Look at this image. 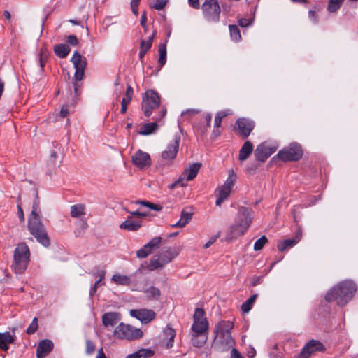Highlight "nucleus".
<instances>
[{
    "label": "nucleus",
    "instance_id": "obj_1",
    "mask_svg": "<svg viewBox=\"0 0 358 358\" xmlns=\"http://www.w3.org/2000/svg\"><path fill=\"white\" fill-rule=\"evenodd\" d=\"M253 211L251 208L240 206L234 219V222L227 232L225 240L231 241L243 236L250 227L253 220Z\"/></svg>",
    "mask_w": 358,
    "mask_h": 358
},
{
    "label": "nucleus",
    "instance_id": "obj_2",
    "mask_svg": "<svg viewBox=\"0 0 358 358\" xmlns=\"http://www.w3.org/2000/svg\"><path fill=\"white\" fill-rule=\"evenodd\" d=\"M356 290L357 287L354 282L343 280L327 292L325 300L328 302L336 301L338 306H343L352 299Z\"/></svg>",
    "mask_w": 358,
    "mask_h": 358
},
{
    "label": "nucleus",
    "instance_id": "obj_3",
    "mask_svg": "<svg viewBox=\"0 0 358 358\" xmlns=\"http://www.w3.org/2000/svg\"><path fill=\"white\" fill-rule=\"evenodd\" d=\"M30 260V250L25 243H19L13 253L12 268L16 274H22L27 270Z\"/></svg>",
    "mask_w": 358,
    "mask_h": 358
},
{
    "label": "nucleus",
    "instance_id": "obj_4",
    "mask_svg": "<svg viewBox=\"0 0 358 358\" xmlns=\"http://www.w3.org/2000/svg\"><path fill=\"white\" fill-rule=\"evenodd\" d=\"M28 229L38 243L45 247L50 245L46 229L42 223L41 217H29L28 219Z\"/></svg>",
    "mask_w": 358,
    "mask_h": 358
},
{
    "label": "nucleus",
    "instance_id": "obj_5",
    "mask_svg": "<svg viewBox=\"0 0 358 358\" xmlns=\"http://www.w3.org/2000/svg\"><path fill=\"white\" fill-rule=\"evenodd\" d=\"M113 336L118 339L135 340L143 336L141 329L120 322L114 329Z\"/></svg>",
    "mask_w": 358,
    "mask_h": 358
},
{
    "label": "nucleus",
    "instance_id": "obj_6",
    "mask_svg": "<svg viewBox=\"0 0 358 358\" xmlns=\"http://www.w3.org/2000/svg\"><path fill=\"white\" fill-rule=\"evenodd\" d=\"M160 97L153 90H148L142 99L141 108L146 117H150L153 110L159 108Z\"/></svg>",
    "mask_w": 358,
    "mask_h": 358
},
{
    "label": "nucleus",
    "instance_id": "obj_7",
    "mask_svg": "<svg viewBox=\"0 0 358 358\" xmlns=\"http://www.w3.org/2000/svg\"><path fill=\"white\" fill-rule=\"evenodd\" d=\"M178 255V252L176 250L168 248L150 259V270L153 271L162 268L166 264L171 262Z\"/></svg>",
    "mask_w": 358,
    "mask_h": 358
},
{
    "label": "nucleus",
    "instance_id": "obj_8",
    "mask_svg": "<svg viewBox=\"0 0 358 358\" xmlns=\"http://www.w3.org/2000/svg\"><path fill=\"white\" fill-rule=\"evenodd\" d=\"M303 154L301 146L297 143H292L280 150L276 155V157L283 162H296L302 157Z\"/></svg>",
    "mask_w": 358,
    "mask_h": 358
},
{
    "label": "nucleus",
    "instance_id": "obj_9",
    "mask_svg": "<svg viewBox=\"0 0 358 358\" xmlns=\"http://www.w3.org/2000/svg\"><path fill=\"white\" fill-rule=\"evenodd\" d=\"M205 18L213 22H217L220 20V6L217 0H206L202 6Z\"/></svg>",
    "mask_w": 358,
    "mask_h": 358
},
{
    "label": "nucleus",
    "instance_id": "obj_10",
    "mask_svg": "<svg viewBox=\"0 0 358 358\" xmlns=\"http://www.w3.org/2000/svg\"><path fill=\"white\" fill-rule=\"evenodd\" d=\"M71 62L73 63V67L76 69L74 79L76 81L82 80L87 66L86 59L83 58L78 52L75 51L71 57Z\"/></svg>",
    "mask_w": 358,
    "mask_h": 358
},
{
    "label": "nucleus",
    "instance_id": "obj_11",
    "mask_svg": "<svg viewBox=\"0 0 358 358\" xmlns=\"http://www.w3.org/2000/svg\"><path fill=\"white\" fill-rule=\"evenodd\" d=\"M324 350L325 347L320 341L312 339L303 347L297 358H309L313 353Z\"/></svg>",
    "mask_w": 358,
    "mask_h": 358
},
{
    "label": "nucleus",
    "instance_id": "obj_12",
    "mask_svg": "<svg viewBox=\"0 0 358 358\" xmlns=\"http://www.w3.org/2000/svg\"><path fill=\"white\" fill-rule=\"evenodd\" d=\"M255 122L245 117L238 118L236 121V129L238 134L243 138H248L255 128Z\"/></svg>",
    "mask_w": 358,
    "mask_h": 358
},
{
    "label": "nucleus",
    "instance_id": "obj_13",
    "mask_svg": "<svg viewBox=\"0 0 358 358\" xmlns=\"http://www.w3.org/2000/svg\"><path fill=\"white\" fill-rule=\"evenodd\" d=\"M277 150L275 146H270L266 142L257 145L255 150V157L257 161L264 162Z\"/></svg>",
    "mask_w": 358,
    "mask_h": 358
},
{
    "label": "nucleus",
    "instance_id": "obj_14",
    "mask_svg": "<svg viewBox=\"0 0 358 358\" xmlns=\"http://www.w3.org/2000/svg\"><path fill=\"white\" fill-rule=\"evenodd\" d=\"M132 163L138 168L142 169L151 164L150 156L148 152L138 150L131 157Z\"/></svg>",
    "mask_w": 358,
    "mask_h": 358
},
{
    "label": "nucleus",
    "instance_id": "obj_15",
    "mask_svg": "<svg viewBox=\"0 0 358 358\" xmlns=\"http://www.w3.org/2000/svg\"><path fill=\"white\" fill-rule=\"evenodd\" d=\"M180 136L176 135L173 141L169 144L166 149L162 153V157L164 160H173L178 152Z\"/></svg>",
    "mask_w": 358,
    "mask_h": 358
},
{
    "label": "nucleus",
    "instance_id": "obj_16",
    "mask_svg": "<svg viewBox=\"0 0 358 358\" xmlns=\"http://www.w3.org/2000/svg\"><path fill=\"white\" fill-rule=\"evenodd\" d=\"M130 315L139 320L143 324H148L155 319L156 314L152 310L137 309L131 310Z\"/></svg>",
    "mask_w": 358,
    "mask_h": 358
},
{
    "label": "nucleus",
    "instance_id": "obj_17",
    "mask_svg": "<svg viewBox=\"0 0 358 358\" xmlns=\"http://www.w3.org/2000/svg\"><path fill=\"white\" fill-rule=\"evenodd\" d=\"M121 320V315L117 312H107L102 315L103 325L106 327H113Z\"/></svg>",
    "mask_w": 358,
    "mask_h": 358
},
{
    "label": "nucleus",
    "instance_id": "obj_18",
    "mask_svg": "<svg viewBox=\"0 0 358 358\" xmlns=\"http://www.w3.org/2000/svg\"><path fill=\"white\" fill-rule=\"evenodd\" d=\"M53 343L48 339L41 341L36 348L37 358H44L46 357L53 348Z\"/></svg>",
    "mask_w": 358,
    "mask_h": 358
},
{
    "label": "nucleus",
    "instance_id": "obj_19",
    "mask_svg": "<svg viewBox=\"0 0 358 358\" xmlns=\"http://www.w3.org/2000/svg\"><path fill=\"white\" fill-rule=\"evenodd\" d=\"M141 226V221L134 220L131 217H128L125 221L120 224V228L129 231H136Z\"/></svg>",
    "mask_w": 358,
    "mask_h": 358
},
{
    "label": "nucleus",
    "instance_id": "obj_20",
    "mask_svg": "<svg viewBox=\"0 0 358 358\" xmlns=\"http://www.w3.org/2000/svg\"><path fill=\"white\" fill-rule=\"evenodd\" d=\"M208 320L202 319L201 321H193L191 329L192 333L208 335Z\"/></svg>",
    "mask_w": 358,
    "mask_h": 358
},
{
    "label": "nucleus",
    "instance_id": "obj_21",
    "mask_svg": "<svg viewBox=\"0 0 358 358\" xmlns=\"http://www.w3.org/2000/svg\"><path fill=\"white\" fill-rule=\"evenodd\" d=\"M134 95V90L129 85H127L124 97L122 100L120 113L124 114L127 112V106L130 103Z\"/></svg>",
    "mask_w": 358,
    "mask_h": 358
},
{
    "label": "nucleus",
    "instance_id": "obj_22",
    "mask_svg": "<svg viewBox=\"0 0 358 358\" xmlns=\"http://www.w3.org/2000/svg\"><path fill=\"white\" fill-rule=\"evenodd\" d=\"M234 328V323L231 321L222 320L219 322L215 327L214 333L217 336L219 332L231 333Z\"/></svg>",
    "mask_w": 358,
    "mask_h": 358
},
{
    "label": "nucleus",
    "instance_id": "obj_23",
    "mask_svg": "<svg viewBox=\"0 0 358 358\" xmlns=\"http://www.w3.org/2000/svg\"><path fill=\"white\" fill-rule=\"evenodd\" d=\"M193 213L187 211L186 209H182L180 214V220L172 227L182 228L184 227L192 218Z\"/></svg>",
    "mask_w": 358,
    "mask_h": 358
},
{
    "label": "nucleus",
    "instance_id": "obj_24",
    "mask_svg": "<svg viewBox=\"0 0 358 358\" xmlns=\"http://www.w3.org/2000/svg\"><path fill=\"white\" fill-rule=\"evenodd\" d=\"M15 335L10 334V332L0 333V348L4 351L8 350V344H11L15 341Z\"/></svg>",
    "mask_w": 358,
    "mask_h": 358
},
{
    "label": "nucleus",
    "instance_id": "obj_25",
    "mask_svg": "<svg viewBox=\"0 0 358 358\" xmlns=\"http://www.w3.org/2000/svg\"><path fill=\"white\" fill-rule=\"evenodd\" d=\"M253 150L252 143L247 141L242 145L241 148L239 150L238 159L241 161H245L247 159L249 156L251 155Z\"/></svg>",
    "mask_w": 358,
    "mask_h": 358
},
{
    "label": "nucleus",
    "instance_id": "obj_26",
    "mask_svg": "<svg viewBox=\"0 0 358 358\" xmlns=\"http://www.w3.org/2000/svg\"><path fill=\"white\" fill-rule=\"evenodd\" d=\"M231 190L223 187L222 185L216 189L217 200L215 204L220 206L230 195Z\"/></svg>",
    "mask_w": 358,
    "mask_h": 358
},
{
    "label": "nucleus",
    "instance_id": "obj_27",
    "mask_svg": "<svg viewBox=\"0 0 358 358\" xmlns=\"http://www.w3.org/2000/svg\"><path fill=\"white\" fill-rule=\"evenodd\" d=\"M301 234H297L294 238L286 239L278 243V249L280 251H284L296 245L301 239Z\"/></svg>",
    "mask_w": 358,
    "mask_h": 358
},
{
    "label": "nucleus",
    "instance_id": "obj_28",
    "mask_svg": "<svg viewBox=\"0 0 358 358\" xmlns=\"http://www.w3.org/2000/svg\"><path fill=\"white\" fill-rule=\"evenodd\" d=\"M164 336L165 339H167L168 341L166 343V348H171L173 345L174 338L176 336L175 330L171 327V325H167L164 330Z\"/></svg>",
    "mask_w": 358,
    "mask_h": 358
},
{
    "label": "nucleus",
    "instance_id": "obj_29",
    "mask_svg": "<svg viewBox=\"0 0 358 358\" xmlns=\"http://www.w3.org/2000/svg\"><path fill=\"white\" fill-rule=\"evenodd\" d=\"M201 168V164L194 163L185 171V175L186 176V180L190 181L193 180L197 175Z\"/></svg>",
    "mask_w": 358,
    "mask_h": 358
},
{
    "label": "nucleus",
    "instance_id": "obj_30",
    "mask_svg": "<svg viewBox=\"0 0 358 358\" xmlns=\"http://www.w3.org/2000/svg\"><path fill=\"white\" fill-rule=\"evenodd\" d=\"M215 337L219 338L220 343L223 346L229 348L233 346L234 344V340L233 339L231 333L219 332L217 336L215 334Z\"/></svg>",
    "mask_w": 358,
    "mask_h": 358
},
{
    "label": "nucleus",
    "instance_id": "obj_31",
    "mask_svg": "<svg viewBox=\"0 0 358 358\" xmlns=\"http://www.w3.org/2000/svg\"><path fill=\"white\" fill-rule=\"evenodd\" d=\"M208 340L207 334H199L192 333V343L196 348H201L204 345Z\"/></svg>",
    "mask_w": 358,
    "mask_h": 358
},
{
    "label": "nucleus",
    "instance_id": "obj_32",
    "mask_svg": "<svg viewBox=\"0 0 358 358\" xmlns=\"http://www.w3.org/2000/svg\"><path fill=\"white\" fill-rule=\"evenodd\" d=\"M159 59L158 64L159 69H162L166 62V41L164 43H160L158 48Z\"/></svg>",
    "mask_w": 358,
    "mask_h": 358
},
{
    "label": "nucleus",
    "instance_id": "obj_33",
    "mask_svg": "<svg viewBox=\"0 0 358 358\" xmlns=\"http://www.w3.org/2000/svg\"><path fill=\"white\" fill-rule=\"evenodd\" d=\"M54 51L59 58H65L69 54L71 49L67 44L61 43L55 46Z\"/></svg>",
    "mask_w": 358,
    "mask_h": 358
},
{
    "label": "nucleus",
    "instance_id": "obj_34",
    "mask_svg": "<svg viewBox=\"0 0 358 358\" xmlns=\"http://www.w3.org/2000/svg\"><path fill=\"white\" fill-rule=\"evenodd\" d=\"M111 281L119 285H129L131 284V278L125 275L118 273L114 274L111 278Z\"/></svg>",
    "mask_w": 358,
    "mask_h": 358
},
{
    "label": "nucleus",
    "instance_id": "obj_35",
    "mask_svg": "<svg viewBox=\"0 0 358 358\" xmlns=\"http://www.w3.org/2000/svg\"><path fill=\"white\" fill-rule=\"evenodd\" d=\"M157 248L152 245L149 242L145 244L142 248L138 250L136 252V256L138 258H145L147 257L150 254L152 253V252L156 250Z\"/></svg>",
    "mask_w": 358,
    "mask_h": 358
},
{
    "label": "nucleus",
    "instance_id": "obj_36",
    "mask_svg": "<svg viewBox=\"0 0 358 358\" xmlns=\"http://www.w3.org/2000/svg\"><path fill=\"white\" fill-rule=\"evenodd\" d=\"M231 113L232 112L230 109H226L217 112L215 117L214 127L220 128L223 118L231 115Z\"/></svg>",
    "mask_w": 358,
    "mask_h": 358
},
{
    "label": "nucleus",
    "instance_id": "obj_37",
    "mask_svg": "<svg viewBox=\"0 0 358 358\" xmlns=\"http://www.w3.org/2000/svg\"><path fill=\"white\" fill-rule=\"evenodd\" d=\"M85 206L82 203L73 205L71 206V216L77 218L80 215H85Z\"/></svg>",
    "mask_w": 358,
    "mask_h": 358
},
{
    "label": "nucleus",
    "instance_id": "obj_38",
    "mask_svg": "<svg viewBox=\"0 0 358 358\" xmlns=\"http://www.w3.org/2000/svg\"><path fill=\"white\" fill-rule=\"evenodd\" d=\"M157 127L156 122L146 123L141 127L139 134L144 136L151 134Z\"/></svg>",
    "mask_w": 358,
    "mask_h": 358
},
{
    "label": "nucleus",
    "instance_id": "obj_39",
    "mask_svg": "<svg viewBox=\"0 0 358 358\" xmlns=\"http://www.w3.org/2000/svg\"><path fill=\"white\" fill-rule=\"evenodd\" d=\"M257 298V294H253L242 304L241 310L243 313H248L252 309Z\"/></svg>",
    "mask_w": 358,
    "mask_h": 358
},
{
    "label": "nucleus",
    "instance_id": "obj_40",
    "mask_svg": "<svg viewBox=\"0 0 358 358\" xmlns=\"http://www.w3.org/2000/svg\"><path fill=\"white\" fill-rule=\"evenodd\" d=\"M236 180V174L235 173L233 169L230 170L229 176L222 185L223 187L228 188L232 190L234 185H235Z\"/></svg>",
    "mask_w": 358,
    "mask_h": 358
},
{
    "label": "nucleus",
    "instance_id": "obj_41",
    "mask_svg": "<svg viewBox=\"0 0 358 358\" xmlns=\"http://www.w3.org/2000/svg\"><path fill=\"white\" fill-rule=\"evenodd\" d=\"M41 208H40V201L38 196V192H36V198L34 201L32 205V210L29 217H41Z\"/></svg>",
    "mask_w": 358,
    "mask_h": 358
},
{
    "label": "nucleus",
    "instance_id": "obj_42",
    "mask_svg": "<svg viewBox=\"0 0 358 358\" xmlns=\"http://www.w3.org/2000/svg\"><path fill=\"white\" fill-rule=\"evenodd\" d=\"M231 38L233 41L238 42L241 39V35L238 26L232 24L229 26Z\"/></svg>",
    "mask_w": 358,
    "mask_h": 358
},
{
    "label": "nucleus",
    "instance_id": "obj_43",
    "mask_svg": "<svg viewBox=\"0 0 358 358\" xmlns=\"http://www.w3.org/2000/svg\"><path fill=\"white\" fill-rule=\"evenodd\" d=\"M344 0H329L327 6V10L329 13L337 11L343 4Z\"/></svg>",
    "mask_w": 358,
    "mask_h": 358
},
{
    "label": "nucleus",
    "instance_id": "obj_44",
    "mask_svg": "<svg viewBox=\"0 0 358 358\" xmlns=\"http://www.w3.org/2000/svg\"><path fill=\"white\" fill-rule=\"evenodd\" d=\"M145 293L147 294L148 298L150 299H157L160 296V290L153 286L150 287L146 291Z\"/></svg>",
    "mask_w": 358,
    "mask_h": 358
},
{
    "label": "nucleus",
    "instance_id": "obj_45",
    "mask_svg": "<svg viewBox=\"0 0 358 358\" xmlns=\"http://www.w3.org/2000/svg\"><path fill=\"white\" fill-rule=\"evenodd\" d=\"M138 358H150L154 355V351L150 349L142 348L136 352Z\"/></svg>",
    "mask_w": 358,
    "mask_h": 358
},
{
    "label": "nucleus",
    "instance_id": "obj_46",
    "mask_svg": "<svg viewBox=\"0 0 358 358\" xmlns=\"http://www.w3.org/2000/svg\"><path fill=\"white\" fill-rule=\"evenodd\" d=\"M268 242V238L265 236H262L260 238L257 239L254 244V250H261L264 245Z\"/></svg>",
    "mask_w": 358,
    "mask_h": 358
},
{
    "label": "nucleus",
    "instance_id": "obj_47",
    "mask_svg": "<svg viewBox=\"0 0 358 358\" xmlns=\"http://www.w3.org/2000/svg\"><path fill=\"white\" fill-rule=\"evenodd\" d=\"M38 327V318L34 317L31 322V323L29 324L28 328L26 329V333L29 335L34 334Z\"/></svg>",
    "mask_w": 358,
    "mask_h": 358
},
{
    "label": "nucleus",
    "instance_id": "obj_48",
    "mask_svg": "<svg viewBox=\"0 0 358 358\" xmlns=\"http://www.w3.org/2000/svg\"><path fill=\"white\" fill-rule=\"evenodd\" d=\"M152 45V38H148L147 41L141 40L140 43V49L145 50L146 52L150 49Z\"/></svg>",
    "mask_w": 358,
    "mask_h": 358
},
{
    "label": "nucleus",
    "instance_id": "obj_49",
    "mask_svg": "<svg viewBox=\"0 0 358 358\" xmlns=\"http://www.w3.org/2000/svg\"><path fill=\"white\" fill-rule=\"evenodd\" d=\"M106 271H101L100 273V278H99L95 283L94 284L93 287L91 288L90 291V296H93L97 290V288L99 287V283L102 281V280L105 278Z\"/></svg>",
    "mask_w": 358,
    "mask_h": 358
},
{
    "label": "nucleus",
    "instance_id": "obj_50",
    "mask_svg": "<svg viewBox=\"0 0 358 358\" xmlns=\"http://www.w3.org/2000/svg\"><path fill=\"white\" fill-rule=\"evenodd\" d=\"M205 311L203 309L197 308L195 309L194 314L193 315V321H201L202 319H206L205 317Z\"/></svg>",
    "mask_w": 358,
    "mask_h": 358
},
{
    "label": "nucleus",
    "instance_id": "obj_51",
    "mask_svg": "<svg viewBox=\"0 0 358 358\" xmlns=\"http://www.w3.org/2000/svg\"><path fill=\"white\" fill-rule=\"evenodd\" d=\"M96 347L94 343L90 341L87 340L86 341V348H85V352L87 355H92L95 351Z\"/></svg>",
    "mask_w": 358,
    "mask_h": 358
},
{
    "label": "nucleus",
    "instance_id": "obj_52",
    "mask_svg": "<svg viewBox=\"0 0 358 358\" xmlns=\"http://www.w3.org/2000/svg\"><path fill=\"white\" fill-rule=\"evenodd\" d=\"M168 0H156L152 6V8L157 10H160L166 5Z\"/></svg>",
    "mask_w": 358,
    "mask_h": 358
},
{
    "label": "nucleus",
    "instance_id": "obj_53",
    "mask_svg": "<svg viewBox=\"0 0 358 358\" xmlns=\"http://www.w3.org/2000/svg\"><path fill=\"white\" fill-rule=\"evenodd\" d=\"M178 185H180L181 187H184V186L186 185L184 183V178H182V177L179 178L176 181H175L174 182H173L171 185H169V187L171 189H173L176 188Z\"/></svg>",
    "mask_w": 358,
    "mask_h": 358
},
{
    "label": "nucleus",
    "instance_id": "obj_54",
    "mask_svg": "<svg viewBox=\"0 0 358 358\" xmlns=\"http://www.w3.org/2000/svg\"><path fill=\"white\" fill-rule=\"evenodd\" d=\"M67 43L73 46H76L78 44V40L75 35H69L67 37Z\"/></svg>",
    "mask_w": 358,
    "mask_h": 358
},
{
    "label": "nucleus",
    "instance_id": "obj_55",
    "mask_svg": "<svg viewBox=\"0 0 358 358\" xmlns=\"http://www.w3.org/2000/svg\"><path fill=\"white\" fill-rule=\"evenodd\" d=\"M146 22H147L146 11H143L141 15V17L140 23L145 31H146L147 29H148Z\"/></svg>",
    "mask_w": 358,
    "mask_h": 358
},
{
    "label": "nucleus",
    "instance_id": "obj_56",
    "mask_svg": "<svg viewBox=\"0 0 358 358\" xmlns=\"http://www.w3.org/2000/svg\"><path fill=\"white\" fill-rule=\"evenodd\" d=\"M205 120L206 122V127L205 130L202 132V134H205L207 130L211 127V120H212V115L210 113H207L205 115Z\"/></svg>",
    "mask_w": 358,
    "mask_h": 358
},
{
    "label": "nucleus",
    "instance_id": "obj_57",
    "mask_svg": "<svg viewBox=\"0 0 358 358\" xmlns=\"http://www.w3.org/2000/svg\"><path fill=\"white\" fill-rule=\"evenodd\" d=\"M162 241L161 237H155L152 239H151L149 243L155 247L157 249L159 248L160 243Z\"/></svg>",
    "mask_w": 358,
    "mask_h": 358
},
{
    "label": "nucleus",
    "instance_id": "obj_58",
    "mask_svg": "<svg viewBox=\"0 0 358 358\" xmlns=\"http://www.w3.org/2000/svg\"><path fill=\"white\" fill-rule=\"evenodd\" d=\"M166 109L164 108H162L160 111H159V113L157 116H155L152 117V119L155 120V121H159L161 119H162L163 117H164V116L166 115Z\"/></svg>",
    "mask_w": 358,
    "mask_h": 358
},
{
    "label": "nucleus",
    "instance_id": "obj_59",
    "mask_svg": "<svg viewBox=\"0 0 358 358\" xmlns=\"http://www.w3.org/2000/svg\"><path fill=\"white\" fill-rule=\"evenodd\" d=\"M127 213H129V214H131V215H134V216H137V217H145L148 215V214L146 213H143V212H140L138 210H136V211H129V210L126 209L125 210Z\"/></svg>",
    "mask_w": 358,
    "mask_h": 358
},
{
    "label": "nucleus",
    "instance_id": "obj_60",
    "mask_svg": "<svg viewBox=\"0 0 358 358\" xmlns=\"http://www.w3.org/2000/svg\"><path fill=\"white\" fill-rule=\"evenodd\" d=\"M219 236H220V233L212 236L210 238V239L204 245V248H208L211 245H213L216 241V240L217 239V238Z\"/></svg>",
    "mask_w": 358,
    "mask_h": 358
},
{
    "label": "nucleus",
    "instance_id": "obj_61",
    "mask_svg": "<svg viewBox=\"0 0 358 358\" xmlns=\"http://www.w3.org/2000/svg\"><path fill=\"white\" fill-rule=\"evenodd\" d=\"M46 56L43 54L42 51H41L39 54V65L41 66V69H43L45 65V63L46 62Z\"/></svg>",
    "mask_w": 358,
    "mask_h": 358
},
{
    "label": "nucleus",
    "instance_id": "obj_62",
    "mask_svg": "<svg viewBox=\"0 0 358 358\" xmlns=\"http://www.w3.org/2000/svg\"><path fill=\"white\" fill-rule=\"evenodd\" d=\"M230 358H243L236 348H232Z\"/></svg>",
    "mask_w": 358,
    "mask_h": 358
},
{
    "label": "nucleus",
    "instance_id": "obj_63",
    "mask_svg": "<svg viewBox=\"0 0 358 358\" xmlns=\"http://www.w3.org/2000/svg\"><path fill=\"white\" fill-rule=\"evenodd\" d=\"M250 20L246 18H241L238 20V25L241 27H246L250 25Z\"/></svg>",
    "mask_w": 358,
    "mask_h": 358
},
{
    "label": "nucleus",
    "instance_id": "obj_64",
    "mask_svg": "<svg viewBox=\"0 0 358 358\" xmlns=\"http://www.w3.org/2000/svg\"><path fill=\"white\" fill-rule=\"evenodd\" d=\"M199 110L197 109H188L186 111H183L182 113V115H189L190 116L195 115L196 114L199 113Z\"/></svg>",
    "mask_w": 358,
    "mask_h": 358
}]
</instances>
